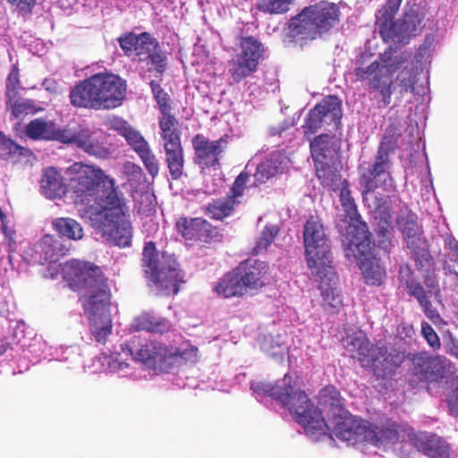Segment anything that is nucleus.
<instances>
[{
  "mask_svg": "<svg viewBox=\"0 0 458 458\" xmlns=\"http://www.w3.org/2000/svg\"><path fill=\"white\" fill-rule=\"evenodd\" d=\"M235 203L234 199L228 197L214 200L206 207V215L210 218L221 220L232 213Z\"/></svg>",
  "mask_w": 458,
  "mask_h": 458,
  "instance_id": "obj_34",
  "label": "nucleus"
},
{
  "mask_svg": "<svg viewBox=\"0 0 458 458\" xmlns=\"http://www.w3.org/2000/svg\"><path fill=\"white\" fill-rule=\"evenodd\" d=\"M198 352V348L189 342H182L176 348H167L160 343L133 336L121 344V352L102 353L96 357L92 362V372L104 371L138 379L141 376L129 360L133 363H140L146 369L163 372L168 371L176 361L196 363L199 360Z\"/></svg>",
  "mask_w": 458,
  "mask_h": 458,
  "instance_id": "obj_4",
  "label": "nucleus"
},
{
  "mask_svg": "<svg viewBox=\"0 0 458 458\" xmlns=\"http://www.w3.org/2000/svg\"><path fill=\"white\" fill-rule=\"evenodd\" d=\"M260 346L263 352L271 357L276 358L278 361H283L286 353L287 346L281 335H276V337L272 335L264 336L260 343Z\"/></svg>",
  "mask_w": 458,
  "mask_h": 458,
  "instance_id": "obj_35",
  "label": "nucleus"
},
{
  "mask_svg": "<svg viewBox=\"0 0 458 458\" xmlns=\"http://www.w3.org/2000/svg\"><path fill=\"white\" fill-rule=\"evenodd\" d=\"M339 7L333 3L319 2L303 9L289 21L291 37L313 39L335 27L339 21Z\"/></svg>",
  "mask_w": 458,
  "mask_h": 458,
  "instance_id": "obj_10",
  "label": "nucleus"
},
{
  "mask_svg": "<svg viewBox=\"0 0 458 458\" xmlns=\"http://www.w3.org/2000/svg\"><path fill=\"white\" fill-rule=\"evenodd\" d=\"M110 127L124 137L127 143L137 154L149 146L140 131L133 129L127 122L119 117H114L110 121Z\"/></svg>",
  "mask_w": 458,
  "mask_h": 458,
  "instance_id": "obj_26",
  "label": "nucleus"
},
{
  "mask_svg": "<svg viewBox=\"0 0 458 458\" xmlns=\"http://www.w3.org/2000/svg\"><path fill=\"white\" fill-rule=\"evenodd\" d=\"M6 216L3 212L2 208H0V222L2 225H4L5 224Z\"/></svg>",
  "mask_w": 458,
  "mask_h": 458,
  "instance_id": "obj_61",
  "label": "nucleus"
},
{
  "mask_svg": "<svg viewBox=\"0 0 458 458\" xmlns=\"http://www.w3.org/2000/svg\"><path fill=\"white\" fill-rule=\"evenodd\" d=\"M66 251L59 240L47 234L35 244L31 258L34 263L47 264L44 277L57 279L61 276L72 290L81 294L90 334L96 342L105 344L113 328L106 278L101 268L90 262L72 259L59 263Z\"/></svg>",
  "mask_w": 458,
  "mask_h": 458,
  "instance_id": "obj_3",
  "label": "nucleus"
},
{
  "mask_svg": "<svg viewBox=\"0 0 458 458\" xmlns=\"http://www.w3.org/2000/svg\"><path fill=\"white\" fill-rule=\"evenodd\" d=\"M427 285L429 287L428 291H426L420 284L413 281L407 283V289L409 293L414 296L420 305H426V301H428L432 295H437L439 292L438 285L435 283L434 280L429 279L427 282Z\"/></svg>",
  "mask_w": 458,
  "mask_h": 458,
  "instance_id": "obj_36",
  "label": "nucleus"
},
{
  "mask_svg": "<svg viewBox=\"0 0 458 458\" xmlns=\"http://www.w3.org/2000/svg\"><path fill=\"white\" fill-rule=\"evenodd\" d=\"M159 118L160 136L164 143H171L180 141V131L176 128V121L169 112L161 113Z\"/></svg>",
  "mask_w": 458,
  "mask_h": 458,
  "instance_id": "obj_33",
  "label": "nucleus"
},
{
  "mask_svg": "<svg viewBox=\"0 0 458 458\" xmlns=\"http://www.w3.org/2000/svg\"><path fill=\"white\" fill-rule=\"evenodd\" d=\"M399 136L400 128L394 124L389 125L382 137L374 164H361L359 166V183L363 202L369 208H377L379 207L374 194L377 188L381 187L386 191L393 187L389 154L397 147Z\"/></svg>",
  "mask_w": 458,
  "mask_h": 458,
  "instance_id": "obj_7",
  "label": "nucleus"
},
{
  "mask_svg": "<svg viewBox=\"0 0 458 458\" xmlns=\"http://www.w3.org/2000/svg\"><path fill=\"white\" fill-rule=\"evenodd\" d=\"M345 257L357 261L363 278L368 284L379 285L386 276V270L379 259L371 254L369 235L360 228L356 236L343 240Z\"/></svg>",
  "mask_w": 458,
  "mask_h": 458,
  "instance_id": "obj_11",
  "label": "nucleus"
},
{
  "mask_svg": "<svg viewBox=\"0 0 458 458\" xmlns=\"http://www.w3.org/2000/svg\"><path fill=\"white\" fill-rule=\"evenodd\" d=\"M137 155L140 157L148 173L152 177L157 176L159 172L158 160L151 150L150 147L148 146Z\"/></svg>",
  "mask_w": 458,
  "mask_h": 458,
  "instance_id": "obj_47",
  "label": "nucleus"
},
{
  "mask_svg": "<svg viewBox=\"0 0 458 458\" xmlns=\"http://www.w3.org/2000/svg\"><path fill=\"white\" fill-rule=\"evenodd\" d=\"M341 118V101L335 96H328L310 111L303 125L304 132L315 133L324 124L336 126Z\"/></svg>",
  "mask_w": 458,
  "mask_h": 458,
  "instance_id": "obj_19",
  "label": "nucleus"
},
{
  "mask_svg": "<svg viewBox=\"0 0 458 458\" xmlns=\"http://www.w3.org/2000/svg\"><path fill=\"white\" fill-rule=\"evenodd\" d=\"M420 306L423 308L424 313L427 316V318H429L434 324H437L442 320L437 310L432 308L429 300L426 301V305L421 304Z\"/></svg>",
  "mask_w": 458,
  "mask_h": 458,
  "instance_id": "obj_54",
  "label": "nucleus"
},
{
  "mask_svg": "<svg viewBox=\"0 0 458 458\" xmlns=\"http://www.w3.org/2000/svg\"><path fill=\"white\" fill-rule=\"evenodd\" d=\"M65 174L68 187L59 170L46 168L40 181L42 194L50 199H61L69 190L80 216L89 223L97 240L130 246L132 228L114 180L101 168L81 162L70 165Z\"/></svg>",
  "mask_w": 458,
  "mask_h": 458,
  "instance_id": "obj_2",
  "label": "nucleus"
},
{
  "mask_svg": "<svg viewBox=\"0 0 458 458\" xmlns=\"http://www.w3.org/2000/svg\"><path fill=\"white\" fill-rule=\"evenodd\" d=\"M262 51V45L258 39L253 37H246L242 38L241 52L236 55L246 60L247 63L252 61L254 66L258 67Z\"/></svg>",
  "mask_w": 458,
  "mask_h": 458,
  "instance_id": "obj_32",
  "label": "nucleus"
},
{
  "mask_svg": "<svg viewBox=\"0 0 458 458\" xmlns=\"http://www.w3.org/2000/svg\"><path fill=\"white\" fill-rule=\"evenodd\" d=\"M391 231L389 224L385 221L382 225L378 226V235L383 238V240L379 241V243L382 245V248L386 249L388 245H390V236Z\"/></svg>",
  "mask_w": 458,
  "mask_h": 458,
  "instance_id": "obj_53",
  "label": "nucleus"
},
{
  "mask_svg": "<svg viewBox=\"0 0 458 458\" xmlns=\"http://www.w3.org/2000/svg\"><path fill=\"white\" fill-rule=\"evenodd\" d=\"M255 165L251 162H249L245 167V171L241 173L238 177L235 179L233 187H232V193L233 195L230 197L236 201L237 198H240L244 193L245 185L248 181H250V172L252 169V166Z\"/></svg>",
  "mask_w": 458,
  "mask_h": 458,
  "instance_id": "obj_45",
  "label": "nucleus"
},
{
  "mask_svg": "<svg viewBox=\"0 0 458 458\" xmlns=\"http://www.w3.org/2000/svg\"><path fill=\"white\" fill-rule=\"evenodd\" d=\"M145 273L158 294H177L179 284L183 282V274L178 268L174 255L166 252L156 253L152 242H147L143 250Z\"/></svg>",
  "mask_w": 458,
  "mask_h": 458,
  "instance_id": "obj_9",
  "label": "nucleus"
},
{
  "mask_svg": "<svg viewBox=\"0 0 458 458\" xmlns=\"http://www.w3.org/2000/svg\"><path fill=\"white\" fill-rule=\"evenodd\" d=\"M125 95L124 80L112 72H99L77 84L70 98L75 106L105 110L121 106Z\"/></svg>",
  "mask_w": 458,
  "mask_h": 458,
  "instance_id": "obj_6",
  "label": "nucleus"
},
{
  "mask_svg": "<svg viewBox=\"0 0 458 458\" xmlns=\"http://www.w3.org/2000/svg\"><path fill=\"white\" fill-rule=\"evenodd\" d=\"M176 230L186 241H197L206 237L210 224L200 217L188 218L181 216L176 220Z\"/></svg>",
  "mask_w": 458,
  "mask_h": 458,
  "instance_id": "obj_25",
  "label": "nucleus"
},
{
  "mask_svg": "<svg viewBox=\"0 0 458 458\" xmlns=\"http://www.w3.org/2000/svg\"><path fill=\"white\" fill-rule=\"evenodd\" d=\"M55 231L63 237L79 241L83 238L84 232L81 225L71 217H59L53 221Z\"/></svg>",
  "mask_w": 458,
  "mask_h": 458,
  "instance_id": "obj_31",
  "label": "nucleus"
},
{
  "mask_svg": "<svg viewBox=\"0 0 458 458\" xmlns=\"http://www.w3.org/2000/svg\"><path fill=\"white\" fill-rule=\"evenodd\" d=\"M157 47V46L150 34L146 32L141 33L138 35L137 45L135 47L133 55L137 56L140 61H143Z\"/></svg>",
  "mask_w": 458,
  "mask_h": 458,
  "instance_id": "obj_42",
  "label": "nucleus"
},
{
  "mask_svg": "<svg viewBox=\"0 0 458 458\" xmlns=\"http://www.w3.org/2000/svg\"><path fill=\"white\" fill-rule=\"evenodd\" d=\"M421 23L422 19L420 17L418 8L411 9L402 19L394 22L392 21L379 23L378 32L386 42L404 44L420 30Z\"/></svg>",
  "mask_w": 458,
  "mask_h": 458,
  "instance_id": "obj_17",
  "label": "nucleus"
},
{
  "mask_svg": "<svg viewBox=\"0 0 458 458\" xmlns=\"http://www.w3.org/2000/svg\"><path fill=\"white\" fill-rule=\"evenodd\" d=\"M416 83V75L412 67L403 66L395 79L396 86L401 88V92L412 91Z\"/></svg>",
  "mask_w": 458,
  "mask_h": 458,
  "instance_id": "obj_43",
  "label": "nucleus"
},
{
  "mask_svg": "<svg viewBox=\"0 0 458 458\" xmlns=\"http://www.w3.org/2000/svg\"><path fill=\"white\" fill-rule=\"evenodd\" d=\"M364 57L362 55L360 65L354 70L355 76L377 99L378 107H385L391 103L394 88L393 75L407 62L409 55L389 47L369 63Z\"/></svg>",
  "mask_w": 458,
  "mask_h": 458,
  "instance_id": "obj_5",
  "label": "nucleus"
},
{
  "mask_svg": "<svg viewBox=\"0 0 458 458\" xmlns=\"http://www.w3.org/2000/svg\"><path fill=\"white\" fill-rule=\"evenodd\" d=\"M27 89L20 86L19 72L13 67L6 81L7 106L14 119H21L28 114Z\"/></svg>",
  "mask_w": 458,
  "mask_h": 458,
  "instance_id": "obj_23",
  "label": "nucleus"
},
{
  "mask_svg": "<svg viewBox=\"0 0 458 458\" xmlns=\"http://www.w3.org/2000/svg\"><path fill=\"white\" fill-rule=\"evenodd\" d=\"M138 35L130 33L119 38V44L124 54L128 56L133 55L137 45Z\"/></svg>",
  "mask_w": 458,
  "mask_h": 458,
  "instance_id": "obj_51",
  "label": "nucleus"
},
{
  "mask_svg": "<svg viewBox=\"0 0 458 458\" xmlns=\"http://www.w3.org/2000/svg\"><path fill=\"white\" fill-rule=\"evenodd\" d=\"M305 259L310 273L318 274L319 269L333 266V255L328 237L320 219L310 216L303 228Z\"/></svg>",
  "mask_w": 458,
  "mask_h": 458,
  "instance_id": "obj_12",
  "label": "nucleus"
},
{
  "mask_svg": "<svg viewBox=\"0 0 458 458\" xmlns=\"http://www.w3.org/2000/svg\"><path fill=\"white\" fill-rule=\"evenodd\" d=\"M296 0H259L258 9L269 14L287 13Z\"/></svg>",
  "mask_w": 458,
  "mask_h": 458,
  "instance_id": "obj_39",
  "label": "nucleus"
},
{
  "mask_svg": "<svg viewBox=\"0 0 458 458\" xmlns=\"http://www.w3.org/2000/svg\"><path fill=\"white\" fill-rule=\"evenodd\" d=\"M81 350L78 345H71L63 347L61 346L59 349L55 350V353L53 355V359L61 360V361H68L71 365L79 362L80 360V353Z\"/></svg>",
  "mask_w": 458,
  "mask_h": 458,
  "instance_id": "obj_46",
  "label": "nucleus"
},
{
  "mask_svg": "<svg viewBox=\"0 0 458 458\" xmlns=\"http://www.w3.org/2000/svg\"><path fill=\"white\" fill-rule=\"evenodd\" d=\"M445 246L453 252L452 260L458 262V242L453 235H447L445 239Z\"/></svg>",
  "mask_w": 458,
  "mask_h": 458,
  "instance_id": "obj_56",
  "label": "nucleus"
},
{
  "mask_svg": "<svg viewBox=\"0 0 458 458\" xmlns=\"http://www.w3.org/2000/svg\"><path fill=\"white\" fill-rule=\"evenodd\" d=\"M236 269L227 273L214 285V292L220 297L231 298L245 294Z\"/></svg>",
  "mask_w": 458,
  "mask_h": 458,
  "instance_id": "obj_29",
  "label": "nucleus"
},
{
  "mask_svg": "<svg viewBox=\"0 0 458 458\" xmlns=\"http://www.w3.org/2000/svg\"><path fill=\"white\" fill-rule=\"evenodd\" d=\"M421 334L424 339L427 341L428 345L433 349H439L441 346L440 339L437 335L436 331L432 328V327L427 323H421Z\"/></svg>",
  "mask_w": 458,
  "mask_h": 458,
  "instance_id": "obj_50",
  "label": "nucleus"
},
{
  "mask_svg": "<svg viewBox=\"0 0 458 458\" xmlns=\"http://www.w3.org/2000/svg\"><path fill=\"white\" fill-rule=\"evenodd\" d=\"M171 328V323L154 313L145 312L136 317L131 323V329L134 331H149L154 333H164Z\"/></svg>",
  "mask_w": 458,
  "mask_h": 458,
  "instance_id": "obj_28",
  "label": "nucleus"
},
{
  "mask_svg": "<svg viewBox=\"0 0 458 458\" xmlns=\"http://www.w3.org/2000/svg\"><path fill=\"white\" fill-rule=\"evenodd\" d=\"M122 174L126 179V183L131 190H135L137 188L143 177L141 167L130 161L123 163Z\"/></svg>",
  "mask_w": 458,
  "mask_h": 458,
  "instance_id": "obj_41",
  "label": "nucleus"
},
{
  "mask_svg": "<svg viewBox=\"0 0 458 458\" xmlns=\"http://www.w3.org/2000/svg\"><path fill=\"white\" fill-rule=\"evenodd\" d=\"M144 61H147L148 64L152 65L154 70L159 74H162L165 71L166 56L163 51L157 48V47L148 54Z\"/></svg>",
  "mask_w": 458,
  "mask_h": 458,
  "instance_id": "obj_49",
  "label": "nucleus"
},
{
  "mask_svg": "<svg viewBox=\"0 0 458 458\" xmlns=\"http://www.w3.org/2000/svg\"><path fill=\"white\" fill-rule=\"evenodd\" d=\"M4 352H5L4 346L0 344V355H2Z\"/></svg>",
  "mask_w": 458,
  "mask_h": 458,
  "instance_id": "obj_62",
  "label": "nucleus"
},
{
  "mask_svg": "<svg viewBox=\"0 0 458 458\" xmlns=\"http://www.w3.org/2000/svg\"><path fill=\"white\" fill-rule=\"evenodd\" d=\"M53 140L75 145L84 152L98 157H106L108 154L107 148L98 139V132L88 127L80 126L73 129L56 125Z\"/></svg>",
  "mask_w": 458,
  "mask_h": 458,
  "instance_id": "obj_15",
  "label": "nucleus"
},
{
  "mask_svg": "<svg viewBox=\"0 0 458 458\" xmlns=\"http://www.w3.org/2000/svg\"><path fill=\"white\" fill-rule=\"evenodd\" d=\"M345 351L357 358L363 368L373 370L377 377H384L391 374L403 360V354L387 353L384 346H374L362 331L353 332L343 340Z\"/></svg>",
  "mask_w": 458,
  "mask_h": 458,
  "instance_id": "obj_8",
  "label": "nucleus"
},
{
  "mask_svg": "<svg viewBox=\"0 0 458 458\" xmlns=\"http://www.w3.org/2000/svg\"><path fill=\"white\" fill-rule=\"evenodd\" d=\"M12 4L21 8V10L25 9L29 5L28 0H7Z\"/></svg>",
  "mask_w": 458,
  "mask_h": 458,
  "instance_id": "obj_59",
  "label": "nucleus"
},
{
  "mask_svg": "<svg viewBox=\"0 0 458 458\" xmlns=\"http://www.w3.org/2000/svg\"><path fill=\"white\" fill-rule=\"evenodd\" d=\"M154 98L158 105V107H159V110L161 113L170 111L169 98H168L167 93H165L163 90V91H161L160 94L156 95Z\"/></svg>",
  "mask_w": 458,
  "mask_h": 458,
  "instance_id": "obj_55",
  "label": "nucleus"
},
{
  "mask_svg": "<svg viewBox=\"0 0 458 458\" xmlns=\"http://www.w3.org/2000/svg\"><path fill=\"white\" fill-rule=\"evenodd\" d=\"M403 333L405 334V336L411 337V335L414 334L412 326H411V325L403 326V332H401L400 334H403Z\"/></svg>",
  "mask_w": 458,
  "mask_h": 458,
  "instance_id": "obj_60",
  "label": "nucleus"
},
{
  "mask_svg": "<svg viewBox=\"0 0 458 458\" xmlns=\"http://www.w3.org/2000/svg\"><path fill=\"white\" fill-rule=\"evenodd\" d=\"M165 162L174 180L179 179L183 174L184 158L180 141L163 144Z\"/></svg>",
  "mask_w": 458,
  "mask_h": 458,
  "instance_id": "obj_27",
  "label": "nucleus"
},
{
  "mask_svg": "<svg viewBox=\"0 0 458 458\" xmlns=\"http://www.w3.org/2000/svg\"><path fill=\"white\" fill-rule=\"evenodd\" d=\"M56 124L39 119L30 121V139L53 140Z\"/></svg>",
  "mask_w": 458,
  "mask_h": 458,
  "instance_id": "obj_37",
  "label": "nucleus"
},
{
  "mask_svg": "<svg viewBox=\"0 0 458 458\" xmlns=\"http://www.w3.org/2000/svg\"><path fill=\"white\" fill-rule=\"evenodd\" d=\"M257 70L254 63H247L246 60L235 55L233 57L227 65V74L229 75L228 81L230 84H235L242 81L244 78L250 76Z\"/></svg>",
  "mask_w": 458,
  "mask_h": 458,
  "instance_id": "obj_30",
  "label": "nucleus"
},
{
  "mask_svg": "<svg viewBox=\"0 0 458 458\" xmlns=\"http://www.w3.org/2000/svg\"><path fill=\"white\" fill-rule=\"evenodd\" d=\"M453 386L454 389L448 400V406L452 414L458 417V377L453 380Z\"/></svg>",
  "mask_w": 458,
  "mask_h": 458,
  "instance_id": "obj_52",
  "label": "nucleus"
},
{
  "mask_svg": "<svg viewBox=\"0 0 458 458\" xmlns=\"http://www.w3.org/2000/svg\"><path fill=\"white\" fill-rule=\"evenodd\" d=\"M401 2L402 0H388L386 5L377 12L376 15L377 29H379V23L392 21L393 16L399 9Z\"/></svg>",
  "mask_w": 458,
  "mask_h": 458,
  "instance_id": "obj_48",
  "label": "nucleus"
},
{
  "mask_svg": "<svg viewBox=\"0 0 458 458\" xmlns=\"http://www.w3.org/2000/svg\"><path fill=\"white\" fill-rule=\"evenodd\" d=\"M413 363L420 368L424 378L432 381L445 378L455 371V365L442 355L430 356L428 352L417 353L413 357Z\"/></svg>",
  "mask_w": 458,
  "mask_h": 458,
  "instance_id": "obj_20",
  "label": "nucleus"
},
{
  "mask_svg": "<svg viewBox=\"0 0 458 458\" xmlns=\"http://www.w3.org/2000/svg\"><path fill=\"white\" fill-rule=\"evenodd\" d=\"M250 162L256 165L253 160H250ZM255 166L256 172L253 174V184L258 186L265 183L267 180L276 174L284 173L288 166V159L284 155L279 152H273L259 165H254L253 167Z\"/></svg>",
  "mask_w": 458,
  "mask_h": 458,
  "instance_id": "obj_24",
  "label": "nucleus"
},
{
  "mask_svg": "<svg viewBox=\"0 0 458 458\" xmlns=\"http://www.w3.org/2000/svg\"><path fill=\"white\" fill-rule=\"evenodd\" d=\"M397 227L402 232L407 247L411 250L414 259L423 266L422 262L430 265L429 255L427 250V243L422 238V230L418 223L416 214L408 208L400 210L397 217Z\"/></svg>",
  "mask_w": 458,
  "mask_h": 458,
  "instance_id": "obj_16",
  "label": "nucleus"
},
{
  "mask_svg": "<svg viewBox=\"0 0 458 458\" xmlns=\"http://www.w3.org/2000/svg\"><path fill=\"white\" fill-rule=\"evenodd\" d=\"M291 383L292 377L286 374L275 385L256 382L250 388L257 401L267 403L271 399L286 407L311 440H319L331 431L350 445L368 443L385 448L407 437L420 452L431 458H450L446 442L437 435L416 433L407 425L390 420L377 425L351 415L344 409L340 394L332 386L323 388L318 395L319 404L330 416L326 422L322 411L314 407L303 391Z\"/></svg>",
  "mask_w": 458,
  "mask_h": 458,
  "instance_id": "obj_1",
  "label": "nucleus"
},
{
  "mask_svg": "<svg viewBox=\"0 0 458 458\" xmlns=\"http://www.w3.org/2000/svg\"><path fill=\"white\" fill-rule=\"evenodd\" d=\"M25 148L16 144L13 140L0 131V158L8 159L20 157Z\"/></svg>",
  "mask_w": 458,
  "mask_h": 458,
  "instance_id": "obj_40",
  "label": "nucleus"
},
{
  "mask_svg": "<svg viewBox=\"0 0 458 458\" xmlns=\"http://www.w3.org/2000/svg\"><path fill=\"white\" fill-rule=\"evenodd\" d=\"M244 293L258 290L268 283V265L259 260H246L236 268Z\"/></svg>",
  "mask_w": 458,
  "mask_h": 458,
  "instance_id": "obj_22",
  "label": "nucleus"
},
{
  "mask_svg": "<svg viewBox=\"0 0 458 458\" xmlns=\"http://www.w3.org/2000/svg\"><path fill=\"white\" fill-rule=\"evenodd\" d=\"M50 347L41 335H35L30 339V364L38 363L41 360L54 355Z\"/></svg>",
  "mask_w": 458,
  "mask_h": 458,
  "instance_id": "obj_38",
  "label": "nucleus"
},
{
  "mask_svg": "<svg viewBox=\"0 0 458 458\" xmlns=\"http://www.w3.org/2000/svg\"><path fill=\"white\" fill-rule=\"evenodd\" d=\"M318 284L321 295V306L328 313H337L344 306L343 296L338 287V277L333 266L319 269L318 273H310Z\"/></svg>",
  "mask_w": 458,
  "mask_h": 458,
  "instance_id": "obj_18",
  "label": "nucleus"
},
{
  "mask_svg": "<svg viewBox=\"0 0 458 458\" xmlns=\"http://www.w3.org/2000/svg\"><path fill=\"white\" fill-rule=\"evenodd\" d=\"M277 232L278 228L276 225H267L257 241L256 246L253 250L255 254L259 255L265 252L267 247L274 241Z\"/></svg>",
  "mask_w": 458,
  "mask_h": 458,
  "instance_id": "obj_44",
  "label": "nucleus"
},
{
  "mask_svg": "<svg viewBox=\"0 0 458 458\" xmlns=\"http://www.w3.org/2000/svg\"><path fill=\"white\" fill-rule=\"evenodd\" d=\"M227 143V136L210 141L205 136L197 134L192 139L195 162L201 167H215L218 165V157L225 150Z\"/></svg>",
  "mask_w": 458,
  "mask_h": 458,
  "instance_id": "obj_21",
  "label": "nucleus"
},
{
  "mask_svg": "<svg viewBox=\"0 0 458 458\" xmlns=\"http://www.w3.org/2000/svg\"><path fill=\"white\" fill-rule=\"evenodd\" d=\"M13 131L17 137L26 140L29 137V123H17L13 126Z\"/></svg>",
  "mask_w": 458,
  "mask_h": 458,
  "instance_id": "obj_57",
  "label": "nucleus"
},
{
  "mask_svg": "<svg viewBox=\"0 0 458 458\" xmlns=\"http://www.w3.org/2000/svg\"><path fill=\"white\" fill-rule=\"evenodd\" d=\"M339 144L328 134L316 137L310 142V152L315 162L317 175L324 185L334 186L338 181L335 162L338 157Z\"/></svg>",
  "mask_w": 458,
  "mask_h": 458,
  "instance_id": "obj_13",
  "label": "nucleus"
},
{
  "mask_svg": "<svg viewBox=\"0 0 458 458\" xmlns=\"http://www.w3.org/2000/svg\"><path fill=\"white\" fill-rule=\"evenodd\" d=\"M151 91L153 96L155 97L157 94H160L164 89L161 88L160 84L155 81H151L150 83Z\"/></svg>",
  "mask_w": 458,
  "mask_h": 458,
  "instance_id": "obj_58",
  "label": "nucleus"
},
{
  "mask_svg": "<svg viewBox=\"0 0 458 458\" xmlns=\"http://www.w3.org/2000/svg\"><path fill=\"white\" fill-rule=\"evenodd\" d=\"M30 114H34L35 112H37V110H34V107L31 103H30Z\"/></svg>",
  "mask_w": 458,
  "mask_h": 458,
  "instance_id": "obj_63",
  "label": "nucleus"
},
{
  "mask_svg": "<svg viewBox=\"0 0 458 458\" xmlns=\"http://www.w3.org/2000/svg\"><path fill=\"white\" fill-rule=\"evenodd\" d=\"M333 191L340 190V205L337 207L335 223L342 233V241L356 236L360 228L364 229L368 235L366 224L360 222V215L354 199L351 196L349 185L346 180H342L338 174V181L334 186L326 185Z\"/></svg>",
  "mask_w": 458,
  "mask_h": 458,
  "instance_id": "obj_14",
  "label": "nucleus"
}]
</instances>
